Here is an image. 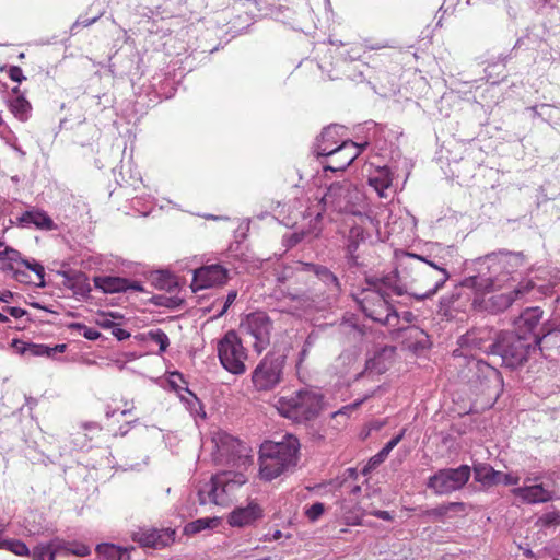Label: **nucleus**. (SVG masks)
<instances>
[{"mask_svg": "<svg viewBox=\"0 0 560 560\" xmlns=\"http://www.w3.org/2000/svg\"><path fill=\"white\" fill-rule=\"evenodd\" d=\"M323 408V395L314 389H300L289 397L278 400L279 412L295 422L315 419Z\"/></svg>", "mask_w": 560, "mask_h": 560, "instance_id": "0eeeda50", "label": "nucleus"}, {"mask_svg": "<svg viewBox=\"0 0 560 560\" xmlns=\"http://www.w3.org/2000/svg\"><path fill=\"white\" fill-rule=\"evenodd\" d=\"M316 339L317 335L313 331L306 337L303 346L311 349L315 345Z\"/></svg>", "mask_w": 560, "mask_h": 560, "instance_id": "338daca9", "label": "nucleus"}, {"mask_svg": "<svg viewBox=\"0 0 560 560\" xmlns=\"http://www.w3.org/2000/svg\"><path fill=\"white\" fill-rule=\"evenodd\" d=\"M362 294L359 303L368 317L389 328L401 329L399 327L400 315L389 303L388 298L368 288L363 290Z\"/></svg>", "mask_w": 560, "mask_h": 560, "instance_id": "1a4fd4ad", "label": "nucleus"}, {"mask_svg": "<svg viewBox=\"0 0 560 560\" xmlns=\"http://www.w3.org/2000/svg\"><path fill=\"white\" fill-rule=\"evenodd\" d=\"M112 334L118 339V340H125L130 337V334L120 328L119 326L115 325V327L112 329Z\"/></svg>", "mask_w": 560, "mask_h": 560, "instance_id": "13d9d810", "label": "nucleus"}, {"mask_svg": "<svg viewBox=\"0 0 560 560\" xmlns=\"http://www.w3.org/2000/svg\"><path fill=\"white\" fill-rule=\"evenodd\" d=\"M532 288L533 283L529 280L520 282L517 285L510 284V288H505L506 291L494 293L487 300H483V307L491 313L503 312L510 307L516 299L529 292Z\"/></svg>", "mask_w": 560, "mask_h": 560, "instance_id": "2eb2a0df", "label": "nucleus"}, {"mask_svg": "<svg viewBox=\"0 0 560 560\" xmlns=\"http://www.w3.org/2000/svg\"><path fill=\"white\" fill-rule=\"evenodd\" d=\"M300 442L287 434L279 442L266 441L260 446L259 475L262 480L271 481L281 475L291 472L298 466Z\"/></svg>", "mask_w": 560, "mask_h": 560, "instance_id": "7ed1b4c3", "label": "nucleus"}, {"mask_svg": "<svg viewBox=\"0 0 560 560\" xmlns=\"http://www.w3.org/2000/svg\"><path fill=\"white\" fill-rule=\"evenodd\" d=\"M497 480L498 485L502 483L504 486H515L520 482V477L514 474H504L502 471H499Z\"/></svg>", "mask_w": 560, "mask_h": 560, "instance_id": "3c124183", "label": "nucleus"}, {"mask_svg": "<svg viewBox=\"0 0 560 560\" xmlns=\"http://www.w3.org/2000/svg\"><path fill=\"white\" fill-rule=\"evenodd\" d=\"M339 514L346 525H361L364 510L354 499H342L339 501Z\"/></svg>", "mask_w": 560, "mask_h": 560, "instance_id": "b1692460", "label": "nucleus"}, {"mask_svg": "<svg viewBox=\"0 0 560 560\" xmlns=\"http://www.w3.org/2000/svg\"><path fill=\"white\" fill-rule=\"evenodd\" d=\"M152 281L156 288L166 291H173L177 288V281L167 271H158L152 276Z\"/></svg>", "mask_w": 560, "mask_h": 560, "instance_id": "72a5a7b5", "label": "nucleus"}, {"mask_svg": "<svg viewBox=\"0 0 560 560\" xmlns=\"http://www.w3.org/2000/svg\"><path fill=\"white\" fill-rule=\"evenodd\" d=\"M261 509L256 503H249L244 508L234 509L229 515V524L234 527H244L252 525L261 517Z\"/></svg>", "mask_w": 560, "mask_h": 560, "instance_id": "5701e85b", "label": "nucleus"}, {"mask_svg": "<svg viewBox=\"0 0 560 560\" xmlns=\"http://www.w3.org/2000/svg\"><path fill=\"white\" fill-rule=\"evenodd\" d=\"M343 132V127L340 125H331L326 127L320 136L317 138V142L314 148V152L318 155V151L320 145H330V148H336L341 143L340 137Z\"/></svg>", "mask_w": 560, "mask_h": 560, "instance_id": "c85d7f7f", "label": "nucleus"}, {"mask_svg": "<svg viewBox=\"0 0 560 560\" xmlns=\"http://www.w3.org/2000/svg\"><path fill=\"white\" fill-rule=\"evenodd\" d=\"M68 288L71 289L75 295H80L82 298L89 296L92 290L89 283V279L83 272L74 273L68 279Z\"/></svg>", "mask_w": 560, "mask_h": 560, "instance_id": "7c9ffc66", "label": "nucleus"}, {"mask_svg": "<svg viewBox=\"0 0 560 560\" xmlns=\"http://www.w3.org/2000/svg\"><path fill=\"white\" fill-rule=\"evenodd\" d=\"M10 110L22 121L28 119L32 110L30 102L25 98L24 92L19 86L12 88V95L8 100Z\"/></svg>", "mask_w": 560, "mask_h": 560, "instance_id": "393cba45", "label": "nucleus"}, {"mask_svg": "<svg viewBox=\"0 0 560 560\" xmlns=\"http://www.w3.org/2000/svg\"><path fill=\"white\" fill-rule=\"evenodd\" d=\"M325 512V505L322 502H315L305 510V515L311 522H316Z\"/></svg>", "mask_w": 560, "mask_h": 560, "instance_id": "a18cd8bd", "label": "nucleus"}, {"mask_svg": "<svg viewBox=\"0 0 560 560\" xmlns=\"http://www.w3.org/2000/svg\"><path fill=\"white\" fill-rule=\"evenodd\" d=\"M542 336L533 337L521 336L513 331H502L497 340L489 346L492 354L499 355L502 364L510 369L522 366L530 352L536 351L537 347L542 351V342L551 335V329L542 327Z\"/></svg>", "mask_w": 560, "mask_h": 560, "instance_id": "20e7f679", "label": "nucleus"}, {"mask_svg": "<svg viewBox=\"0 0 560 560\" xmlns=\"http://www.w3.org/2000/svg\"><path fill=\"white\" fill-rule=\"evenodd\" d=\"M320 203L325 211L361 214L364 194L354 183L343 179L329 185Z\"/></svg>", "mask_w": 560, "mask_h": 560, "instance_id": "423d86ee", "label": "nucleus"}, {"mask_svg": "<svg viewBox=\"0 0 560 560\" xmlns=\"http://www.w3.org/2000/svg\"><path fill=\"white\" fill-rule=\"evenodd\" d=\"M405 431H401L399 434L390 439L385 446L382 448L383 452H385L387 455L393 451V448L401 441L404 438Z\"/></svg>", "mask_w": 560, "mask_h": 560, "instance_id": "864d4df0", "label": "nucleus"}, {"mask_svg": "<svg viewBox=\"0 0 560 560\" xmlns=\"http://www.w3.org/2000/svg\"><path fill=\"white\" fill-rule=\"evenodd\" d=\"M96 289L104 293H119L128 290V279L113 276H96L93 279Z\"/></svg>", "mask_w": 560, "mask_h": 560, "instance_id": "bb28decb", "label": "nucleus"}, {"mask_svg": "<svg viewBox=\"0 0 560 560\" xmlns=\"http://www.w3.org/2000/svg\"><path fill=\"white\" fill-rule=\"evenodd\" d=\"M0 260H10L12 264H22V258L20 252L13 249L11 247H5L3 250H0Z\"/></svg>", "mask_w": 560, "mask_h": 560, "instance_id": "49530a36", "label": "nucleus"}, {"mask_svg": "<svg viewBox=\"0 0 560 560\" xmlns=\"http://www.w3.org/2000/svg\"><path fill=\"white\" fill-rule=\"evenodd\" d=\"M0 549L9 550L21 557H30L31 555V549L20 539H2L0 541Z\"/></svg>", "mask_w": 560, "mask_h": 560, "instance_id": "2f4dec72", "label": "nucleus"}, {"mask_svg": "<svg viewBox=\"0 0 560 560\" xmlns=\"http://www.w3.org/2000/svg\"><path fill=\"white\" fill-rule=\"evenodd\" d=\"M13 346L18 348V351L24 353L25 351H30L32 355L43 357L46 355L48 350V346L45 345H28L27 347L20 342L19 340H13Z\"/></svg>", "mask_w": 560, "mask_h": 560, "instance_id": "ea45409f", "label": "nucleus"}, {"mask_svg": "<svg viewBox=\"0 0 560 560\" xmlns=\"http://www.w3.org/2000/svg\"><path fill=\"white\" fill-rule=\"evenodd\" d=\"M218 355L222 366L226 371L235 375L245 373L247 352L235 331H228L219 342Z\"/></svg>", "mask_w": 560, "mask_h": 560, "instance_id": "9b49d317", "label": "nucleus"}, {"mask_svg": "<svg viewBox=\"0 0 560 560\" xmlns=\"http://www.w3.org/2000/svg\"><path fill=\"white\" fill-rule=\"evenodd\" d=\"M368 145V142L358 144L351 140H343L336 148L330 145H320L318 156H327L330 159V163L325 165V170L332 172L346 170Z\"/></svg>", "mask_w": 560, "mask_h": 560, "instance_id": "ddd939ff", "label": "nucleus"}, {"mask_svg": "<svg viewBox=\"0 0 560 560\" xmlns=\"http://www.w3.org/2000/svg\"><path fill=\"white\" fill-rule=\"evenodd\" d=\"M400 266L404 269H411L417 272V278L413 279V282L419 284L422 291H410L409 293V295L415 296L417 300H425L433 296L450 278V273L444 267L411 253L405 254Z\"/></svg>", "mask_w": 560, "mask_h": 560, "instance_id": "39448f33", "label": "nucleus"}, {"mask_svg": "<svg viewBox=\"0 0 560 560\" xmlns=\"http://www.w3.org/2000/svg\"><path fill=\"white\" fill-rule=\"evenodd\" d=\"M125 551L113 544H100L96 546V553L102 560H121Z\"/></svg>", "mask_w": 560, "mask_h": 560, "instance_id": "473e14b6", "label": "nucleus"}, {"mask_svg": "<svg viewBox=\"0 0 560 560\" xmlns=\"http://www.w3.org/2000/svg\"><path fill=\"white\" fill-rule=\"evenodd\" d=\"M155 300H166L168 304H173L172 308L176 307L182 302L178 298H168L166 295H158L155 296Z\"/></svg>", "mask_w": 560, "mask_h": 560, "instance_id": "69168bd1", "label": "nucleus"}, {"mask_svg": "<svg viewBox=\"0 0 560 560\" xmlns=\"http://www.w3.org/2000/svg\"><path fill=\"white\" fill-rule=\"evenodd\" d=\"M455 357L459 359L458 365L459 377L475 388L489 386L492 383L500 384L502 382L500 372L481 359L468 355L464 352Z\"/></svg>", "mask_w": 560, "mask_h": 560, "instance_id": "6e6552de", "label": "nucleus"}, {"mask_svg": "<svg viewBox=\"0 0 560 560\" xmlns=\"http://www.w3.org/2000/svg\"><path fill=\"white\" fill-rule=\"evenodd\" d=\"M526 264L522 252L500 249L479 257L474 261L475 275L464 279L463 285L474 289L477 293L495 292L510 288L515 282L516 273Z\"/></svg>", "mask_w": 560, "mask_h": 560, "instance_id": "f03ea898", "label": "nucleus"}, {"mask_svg": "<svg viewBox=\"0 0 560 560\" xmlns=\"http://www.w3.org/2000/svg\"><path fill=\"white\" fill-rule=\"evenodd\" d=\"M19 221L23 226L35 225L36 228L46 231L55 229V223L51 218L45 211L37 209L25 211L19 218Z\"/></svg>", "mask_w": 560, "mask_h": 560, "instance_id": "a878e982", "label": "nucleus"}, {"mask_svg": "<svg viewBox=\"0 0 560 560\" xmlns=\"http://www.w3.org/2000/svg\"><path fill=\"white\" fill-rule=\"evenodd\" d=\"M175 532L171 529H139L132 534L133 541L142 547L160 549L174 541Z\"/></svg>", "mask_w": 560, "mask_h": 560, "instance_id": "6ab92c4d", "label": "nucleus"}, {"mask_svg": "<svg viewBox=\"0 0 560 560\" xmlns=\"http://www.w3.org/2000/svg\"><path fill=\"white\" fill-rule=\"evenodd\" d=\"M55 557H57L60 552L68 553V548H70V541H67L65 539H61L59 537H55L51 540L48 541Z\"/></svg>", "mask_w": 560, "mask_h": 560, "instance_id": "09e8293b", "label": "nucleus"}, {"mask_svg": "<svg viewBox=\"0 0 560 560\" xmlns=\"http://www.w3.org/2000/svg\"><path fill=\"white\" fill-rule=\"evenodd\" d=\"M72 329L78 330L80 335H82L84 338L89 340H97L101 337V332L96 329H93L91 327H88L84 324L81 323H74L71 325Z\"/></svg>", "mask_w": 560, "mask_h": 560, "instance_id": "79ce46f5", "label": "nucleus"}, {"mask_svg": "<svg viewBox=\"0 0 560 560\" xmlns=\"http://www.w3.org/2000/svg\"><path fill=\"white\" fill-rule=\"evenodd\" d=\"M541 527H551L560 524V512H548L541 515L536 523Z\"/></svg>", "mask_w": 560, "mask_h": 560, "instance_id": "a19ab883", "label": "nucleus"}, {"mask_svg": "<svg viewBox=\"0 0 560 560\" xmlns=\"http://www.w3.org/2000/svg\"><path fill=\"white\" fill-rule=\"evenodd\" d=\"M366 283L369 285L368 289L382 293V295H385L388 299L392 293L398 296L410 293L408 288L401 283L399 272L397 270L382 277L366 278Z\"/></svg>", "mask_w": 560, "mask_h": 560, "instance_id": "a211bd4d", "label": "nucleus"}, {"mask_svg": "<svg viewBox=\"0 0 560 560\" xmlns=\"http://www.w3.org/2000/svg\"><path fill=\"white\" fill-rule=\"evenodd\" d=\"M33 560H56V557L47 542L37 544L32 550L31 555Z\"/></svg>", "mask_w": 560, "mask_h": 560, "instance_id": "e433bc0d", "label": "nucleus"}, {"mask_svg": "<svg viewBox=\"0 0 560 560\" xmlns=\"http://www.w3.org/2000/svg\"><path fill=\"white\" fill-rule=\"evenodd\" d=\"M542 314L544 311L540 307H527L520 314L517 318L514 319L513 324L515 327V331L513 332L528 337H533L534 335L542 336V327L551 329L552 332L553 328L547 323L544 324L538 331H535L542 317Z\"/></svg>", "mask_w": 560, "mask_h": 560, "instance_id": "f3484780", "label": "nucleus"}, {"mask_svg": "<svg viewBox=\"0 0 560 560\" xmlns=\"http://www.w3.org/2000/svg\"><path fill=\"white\" fill-rule=\"evenodd\" d=\"M302 270L312 271L318 280L325 285L328 298H336L341 292V284L337 276L326 266L301 262Z\"/></svg>", "mask_w": 560, "mask_h": 560, "instance_id": "aec40b11", "label": "nucleus"}, {"mask_svg": "<svg viewBox=\"0 0 560 560\" xmlns=\"http://www.w3.org/2000/svg\"><path fill=\"white\" fill-rule=\"evenodd\" d=\"M512 493L527 504L546 503L553 499V492L542 483L524 485L512 489Z\"/></svg>", "mask_w": 560, "mask_h": 560, "instance_id": "412c9836", "label": "nucleus"}, {"mask_svg": "<svg viewBox=\"0 0 560 560\" xmlns=\"http://www.w3.org/2000/svg\"><path fill=\"white\" fill-rule=\"evenodd\" d=\"M3 312L10 314L14 318H20L26 314L25 310L14 306H5L3 307Z\"/></svg>", "mask_w": 560, "mask_h": 560, "instance_id": "4d7b16f0", "label": "nucleus"}, {"mask_svg": "<svg viewBox=\"0 0 560 560\" xmlns=\"http://www.w3.org/2000/svg\"><path fill=\"white\" fill-rule=\"evenodd\" d=\"M68 553L78 557H86L91 553V548L83 542L70 541V548H68Z\"/></svg>", "mask_w": 560, "mask_h": 560, "instance_id": "de8ad7c7", "label": "nucleus"}, {"mask_svg": "<svg viewBox=\"0 0 560 560\" xmlns=\"http://www.w3.org/2000/svg\"><path fill=\"white\" fill-rule=\"evenodd\" d=\"M159 81L161 82V86L158 90L154 85L153 88L161 94H164L166 97H171V94L165 90L164 85L173 84L175 79L171 72H162L158 75ZM153 80H156V77H153Z\"/></svg>", "mask_w": 560, "mask_h": 560, "instance_id": "c03bdc74", "label": "nucleus"}, {"mask_svg": "<svg viewBox=\"0 0 560 560\" xmlns=\"http://www.w3.org/2000/svg\"><path fill=\"white\" fill-rule=\"evenodd\" d=\"M13 278L20 282H23V283H26L27 282V278H28V275L25 272V271H22V270H19V269H15L13 271Z\"/></svg>", "mask_w": 560, "mask_h": 560, "instance_id": "e2e57ef3", "label": "nucleus"}, {"mask_svg": "<svg viewBox=\"0 0 560 560\" xmlns=\"http://www.w3.org/2000/svg\"><path fill=\"white\" fill-rule=\"evenodd\" d=\"M392 173L387 166L377 167L369 176V185L375 189L380 197H386V189L392 185Z\"/></svg>", "mask_w": 560, "mask_h": 560, "instance_id": "cd10ccee", "label": "nucleus"}, {"mask_svg": "<svg viewBox=\"0 0 560 560\" xmlns=\"http://www.w3.org/2000/svg\"><path fill=\"white\" fill-rule=\"evenodd\" d=\"M346 261L349 269H355L361 266L359 256L355 254V252H346Z\"/></svg>", "mask_w": 560, "mask_h": 560, "instance_id": "603ef678", "label": "nucleus"}, {"mask_svg": "<svg viewBox=\"0 0 560 560\" xmlns=\"http://www.w3.org/2000/svg\"><path fill=\"white\" fill-rule=\"evenodd\" d=\"M12 81L21 83L23 80H26V77L23 75V72H9Z\"/></svg>", "mask_w": 560, "mask_h": 560, "instance_id": "774afa93", "label": "nucleus"}, {"mask_svg": "<svg viewBox=\"0 0 560 560\" xmlns=\"http://www.w3.org/2000/svg\"><path fill=\"white\" fill-rule=\"evenodd\" d=\"M215 451L213 460L220 465L235 467L237 471L225 470L219 472L205 482L198 490L200 505H228L234 491L247 481L244 470L253 463L252 450L238 439L228 434L218 433L213 439Z\"/></svg>", "mask_w": 560, "mask_h": 560, "instance_id": "f257e3e1", "label": "nucleus"}, {"mask_svg": "<svg viewBox=\"0 0 560 560\" xmlns=\"http://www.w3.org/2000/svg\"><path fill=\"white\" fill-rule=\"evenodd\" d=\"M218 523V518H198L194 522H190L186 525L185 532L188 534H196L206 528L212 527V524L215 525Z\"/></svg>", "mask_w": 560, "mask_h": 560, "instance_id": "58836bf2", "label": "nucleus"}, {"mask_svg": "<svg viewBox=\"0 0 560 560\" xmlns=\"http://www.w3.org/2000/svg\"><path fill=\"white\" fill-rule=\"evenodd\" d=\"M97 324L103 328H112V329L116 325L107 315H102L101 318L97 319Z\"/></svg>", "mask_w": 560, "mask_h": 560, "instance_id": "bf43d9fd", "label": "nucleus"}, {"mask_svg": "<svg viewBox=\"0 0 560 560\" xmlns=\"http://www.w3.org/2000/svg\"><path fill=\"white\" fill-rule=\"evenodd\" d=\"M22 265H24L27 269L32 270L33 272H35V275L37 276V278L39 279V283H38V287H45V281H44V276H45V269L44 267L35 261V260H22Z\"/></svg>", "mask_w": 560, "mask_h": 560, "instance_id": "37998d69", "label": "nucleus"}, {"mask_svg": "<svg viewBox=\"0 0 560 560\" xmlns=\"http://www.w3.org/2000/svg\"><path fill=\"white\" fill-rule=\"evenodd\" d=\"M242 326L255 339L254 348L257 352H261L269 345L272 323L266 313L255 312L247 315Z\"/></svg>", "mask_w": 560, "mask_h": 560, "instance_id": "4468645a", "label": "nucleus"}, {"mask_svg": "<svg viewBox=\"0 0 560 560\" xmlns=\"http://www.w3.org/2000/svg\"><path fill=\"white\" fill-rule=\"evenodd\" d=\"M464 504L462 502H452L448 504H442L433 509H429L423 512V515L431 517L435 521L442 520L451 510H462Z\"/></svg>", "mask_w": 560, "mask_h": 560, "instance_id": "c9c22d12", "label": "nucleus"}, {"mask_svg": "<svg viewBox=\"0 0 560 560\" xmlns=\"http://www.w3.org/2000/svg\"><path fill=\"white\" fill-rule=\"evenodd\" d=\"M236 296H237V291L236 290H231L228 295H226V299H225V302H224V305L222 307V310L219 312V316H222L223 314H225L229 310V307L234 303V301L236 300Z\"/></svg>", "mask_w": 560, "mask_h": 560, "instance_id": "5fc2aeb1", "label": "nucleus"}, {"mask_svg": "<svg viewBox=\"0 0 560 560\" xmlns=\"http://www.w3.org/2000/svg\"><path fill=\"white\" fill-rule=\"evenodd\" d=\"M462 345L471 346L478 349L482 348L480 341L477 340L474 332H468L466 336L462 337Z\"/></svg>", "mask_w": 560, "mask_h": 560, "instance_id": "6e6d98bb", "label": "nucleus"}, {"mask_svg": "<svg viewBox=\"0 0 560 560\" xmlns=\"http://www.w3.org/2000/svg\"><path fill=\"white\" fill-rule=\"evenodd\" d=\"M371 515H374L376 516L377 518H381L383 521H392L393 520V516L392 514L388 512V511H373V512H370Z\"/></svg>", "mask_w": 560, "mask_h": 560, "instance_id": "052dcab7", "label": "nucleus"}, {"mask_svg": "<svg viewBox=\"0 0 560 560\" xmlns=\"http://www.w3.org/2000/svg\"><path fill=\"white\" fill-rule=\"evenodd\" d=\"M365 240V230L360 225L352 226L349 231L346 252H357L360 243L364 242Z\"/></svg>", "mask_w": 560, "mask_h": 560, "instance_id": "f704fd0d", "label": "nucleus"}, {"mask_svg": "<svg viewBox=\"0 0 560 560\" xmlns=\"http://www.w3.org/2000/svg\"><path fill=\"white\" fill-rule=\"evenodd\" d=\"M471 468L460 465L457 468H443L429 477L427 487L438 495L450 494L462 489L469 480Z\"/></svg>", "mask_w": 560, "mask_h": 560, "instance_id": "f8f14e48", "label": "nucleus"}, {"mask_svg": "<svg viewBox=\"0 0 560 560\" xmlns=\"http://www.w3.org/2000/svg\"><path fill=\"white\" fill-rule=\"evenodd\" d=\"M98 18L95 16V18H92V19H83V18H79L75 23L73 24L72 28H75L77 26L79 25H82V26H89L91 24H93Z\"/></svg>", "mask_w": 560, "mask_h": 560, "instance_id": "680f3d73", "label": "nucleus"}, {"mask_svg": "<svg viewBox=\"0 0 560 560\" xmlns=\"http://www.w3.org/2000/svg\"><path fill=\"white\" fill-rule=\"evenodd\" d=\"M147 338L159 345V352L164 353L170 346L167 335L160 328L152 329L147 332Z\"/></svg>", "mask_w": 560, "mask_h": 560, "instance_id": "4c0bfd02", "label": "nucleus"}, {"mask_svg": "<svg viewBox=\"0 0 560 560\" xmlns=\"http://www.w3.org/2000/svg\"><path fill=\"white\" fill-rule=\"evenodd\" d=\"M0 269L2 271H5V272L10 271L13 273V271L16 268L14 267V264H12L10 260H0Z\"/></svg>", "mask_w": 560, "mask_h": 560, "instance_id": "0e129e2a", "label": "nucleus"}, {"mask_svg": "<svg viewBox=\"0 0 560 560\" xmlns=\"http://www.w3.org/2000/svg\"><path fill=\"white\" fill-rule=\"evenodd\" d=\"M472 469L475 480L481 483L483 487L490 488L498 485L497 477L499 476V470H495L489 464L476 463L474 464Z\"/></svg>", "mask_w": 560, "mask_h": 560, "instance_id": "c756f323", "label": "nucleus"}, {"mask_svg": "<svg viewBox=\"0 0 560 560\" xmlns=\"http://www.w3.org/2000/svg\"><path fill=\"white\" fill-rule=\"evenodd\" d=\"M387 456L388 455L381 450L377 454L370 458L368 465L363 469V474H368L370 470L375 469L387 458Z\"/></svg>", "mask_w": 560, "mask_h": 560, "instance_id": "8fccbe9b", "label": "nucleus"}, {"mask_svg": "<svg viewBox=\"0 0 560 560\" xmlns=\"http://www.w3.org/2000/svg\"><path fill=\"white\" fill-rule=\"evenodd\" d=\"M285 357L270 352L258 363L252 373V382L258 392L275 389L283 378Z\"/></svg>", "mask_w": 560, "mask_h": 560, "instance_id": "9d476101", "label": "nucleus"}, {"mask_svg": "<svg viewBox=\"0 0 560 560\" xmlns=\"http://www.w3.org/2000/svg\"><path fill=\"white\" fill-rule=\"evenodd\" d=\"M394 354V347H384L377 350L374 352L373 357L366 360L364 373L383 374L390 368Z\"/></svg>", "mask_w": 560, "mask_h": 560, "instance_id": "4be33fe9", "label": "nucleus"}, {"mask_svg": "<svg viewBox=\"0 0 560 560\" xmlns=\"http://www.w3.org/2000/svg\"><path fill=\"white\" fill-rule=\"evenodd\" d=\"M229 279V270L221 265L202 266L194 271L191 288L196 292L201 289L223 285Z\"/></svg>", "mask_w": 560, "mask_h": 560, "instance_id": "dca6fc26", "label": "nucleus"}]
</instances>
